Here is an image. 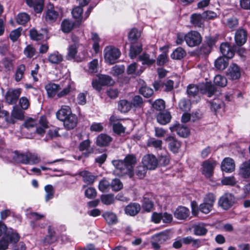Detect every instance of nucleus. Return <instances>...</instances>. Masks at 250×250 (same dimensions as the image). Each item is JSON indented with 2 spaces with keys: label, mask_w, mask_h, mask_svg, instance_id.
I'll use <instances>...</instances> for the list:
<instances>
[{
  "label": "nucleus",
  "mask_w": 250,
  "mask_h": 250,
  "mask_svg": "<svg viewBox=\"0 0 250 250\" xmlns=\"http://www.w3.org/2000/svg\"><path fill=\"white\" fill-rule=\"evenodd\" d=\"M36 49L31 44L27 45L24 49L23 54L28 58H32L36 54Z\"/></svg>",
  "instance_id": "obj_51"
},
{
  "label": "nucleus",
  "mask_w": 250,
  "mask_h": 250,
  "mask_svg": "<svg viewBox=\"0 0 250 250\" xmlns=\"http://www.w3.org/2000/svg\"><path fill=\"white\" fill-rule=\"evenodd\" d=\"M98 188L103 192H108L111 188V183L105 179H103L99 182Z\"/></svg>",
  "instance_id": "obj_41"
},
{
  "label": "nucleus",
  "mask_w": 250,
  "mask_h": 250,
  "mask_svg": "<svg viewBox=\"0 0 250 250\" xmlns=\"http://www.w3.org/2000/svg\"><path fill=\"white\" fill-rule=\"evenodd\" d=\"M220 49L221 53L225 58L230 59L234 56V51L228 43H222L220 45Z\"/></svg>",
  "instance_id": "obj_25"
},
{
  "label": "nucleus",
  "mask_w": 250,
  "mask_h": 250,
  "mask_svg": "<svg viewBox=\"0 0 250 250\" xmlns=\"http://www.w3.org/2000/svg\"><path fill=\"white\" fill-rule=\"evenodd\" d=\"M140 206L137 203H131L127 205L125 209L126 214L130 216H135L140 210Z\"/></svg>",
  "instance_id": "obj_29"
},
{
  "label": "nucleus",
  "mask_w": 250,
  "mask_h": 250,
  "mask_svg": "<svg viewBox=\"0 0 250 250\" xmlns=\"http://www.w3.org/2000/svg\"><path fill=\"white\" fill-rule=\"evenodd\" d=\"M239 174L244 178L250 177V160L246 161L241 165Z\"/></svg>",
  "instance_id": "obj_28"
},
{
  "label": "nucleus",
  "mask_w": 250,
  "mask_h": 250,
  "mask_svg": "<svg viewBox=\"0 0 250 250\" xmlns=\"http://www.w3.org/2000/svg\"><path fill=\"white\" fill-rule=\"evenodd\" d=\"M62 55L58 51L50 54L48 57V61L52 64H59L62 62Z\"/></svg>",
  "instance_id": "obj_31"
},
{
  "label": "nucleus",
  "mask_w": 250,
  "mask_h": 250,
  "mask_svg": "<svg viewBox=\"0 0 250 250\" xmlns=\"http://www.w3.org/2000/svg\"><path fill=\"white\" fill-rule=\"evenodd\" d=\"M27 5L34 9V11L38 13L42 12L43 8V0H26Z\"/></svg>",
  "instance_id": "obj_19"
},
{
  "label": "nucleus",
  "mask_w": 250,
  "mask_h": 250,
  "mask_svg": "<svg viewBox=\"0 0 250 250\" xmlns=\"http://www.w3.org/2000/svg\"><path fill=\"white\" fill-rule=\"evenodd\" d=\"M5 236L7 239L8 238L9 239L10 242L11 243H17L19 241L20 238L19 234L16 231H14V230L11 228L9 229L8 230H7Z\"/></svg>",
  "instance_id": "obj_37"
},
{
  "label": "nucleus",
  "mask_w": 250,
  "mask_h": 250,
  "mask_svg": "<svg viewBox=\"0 0 250 250\" xmlns=\"http://www.w3.org/2000/svg\"><path fill=\"white\" fill-rule=\"evenodd\" d=\"M141 36V33L136 28L132 29L128 34V40L131 43L135 42Z\"/></svg>",
  "instance_id": "obj_43"
},
{
  "label": "nucleus",
  "mask_w": 250,
  "mask_h": 250,
  "mask_svg": "<svg viewBox=\"0 0 250 250\" xmlns=\"http://www.w3.org/2000/svg\"><path fill=\"white\" fill-rule=\"evenodd\" d=\"M125 70V67L123 65H115L111 70V74L114 76H118L122 74Z\"/></svg>",
  "instance_id": "obj_61"
},
{
  "label": "nucleus",
  "mask_w": 250,
  "mask_h": 250,
  "mask_svg": "<svg viewBox=\"0 0 250 250\" xmlns=\"http://www.w3.org/2000/svg\"><path fill=\"white\" fill-rule=\"evenodd\" d=\"M91 39L94 42L93 44V49L95 52L97 53L99 51L100 46L99 42L100 41V39L98 35L94 32L91 33Z\"/></svg>",
  "instance_id": "obj_49"
},
{
  "label": "nucleus",
  "mask_w": 250,
  "mask_h": 250,
  "mask_svg": "<svg viewBox=\"0 0 250 250\" xmlns=\"http://www.w3.org/2000/svg\"><path fill=\"white\" fill-rule=\"evenodd\" d=\"M24 118V112L23 109H20L17 105L13 106V110L11 112V117L7 118V122L9 123L14 124L15 120L14 119L22 120Z\"/></svg>",
  "instance_id": "obj_12"
},
{
  "label": "nucleus",
  "mask_w": 250,
  "mask_h": 250,
  "mask_svg": "<svg viewBox=\"0 0 250 250\" xmlns=\"http://www.w3.org/2000/svg\"><path fill=\"white\" fill-rule=\"evenodd\" d=\"M159 162L160 165L166 166L169 163V154L166 150H163L159 155Z\"/></svg>",
  "instance_id": "obj_36"
},
{
  "label": "nucleus",
  "mask_w": 250,
  "mask_h": 250,
  "mask_svg": "<svg viewBox=\"0 0 250 250\" xmlns=\"http://www.w3.org/2000/svg\"><path fill=\"white\" fill-rule=\"evenodd\" d=\"M203 15L200 14H193L190 16V22L195 27H202L204 25Z\"/></svg>",
  "instance_id": "obj_27"
},
{
  "label": "nucleus",
  "mask_w": 250,
  "mask_h": 250,
  "mask_svg": "<svg viewBox=\"0 0 250 250\" xmlns=\"http://www.w3.org/2000/svg\"><path fill=\"white\" fill-rule=\"evenodd\" d=\"M216 165V161L212 160L205 161L202 164V173L208 178L210 177Z\"/></svg>",
  "instance_id": "obj_8"
},
{
  "label": "nucleus",
  "mask_w": 250,
  "mask_h": 250,
  "mask_svg": "<svg viewBox=\"0 0 250 250\" xmlns=\"http://www.w3.org/2000/svg\"><path fill=\"white\" fill-rule=\"evenodd\" d=\"M21 91L22 89L20 88L9 89L5 95L6 102L9 104H16L21 93Z\"/></svg>",
  "instance_id": "obj_6"
},
{
  "label": "nucleus",
  "mask_w": 250,
  "mask_h": 250,
  "mask_svg": "<svg viewBox=\"0 0 250 250\" xmlns=\"http://www.w3.org/2000/svg\"><path fill=\"white\" fill-rule=\"evenodd\" d=\"M45 89L49 97L54 98L56 95L58 98H61L75 90L76 88L74 83L69 82L67 85L61 91V86L59 84L52 83H47L45 86Z\"/></svg>",
  "instance_id": "obj_2"
},
{
  "label": "nucleus",
  "mask_w": 250,
  "mask_h": 250,
  "mask_svg": "<svg viewBox=\"0 0 250 250\" xmlns=\"http://www.w3.org/2000/svg\"><path fill=\"white\" fill-rule=\"evenodd\" d=\"M22 30V28L19 27L16 29L12 30L10 32L9 37L13 42H15L17 41V40L21 35V32Z\"/></svg>",
  "instance_id": "obj_57"
},
{
  "label": "nucleus",
  "mask_w": 250,
  "mask_h": 250,
  "mask_svg": "<svg viewBox=\"0 0 250 250\" xmlns=\"http://www.w3.org/2000/svg\"><path fill=\"white\" fill-rule=\"evenodd\" d=\"M112 138L106 134L102 133L98 136L96 139V144L99 146H105L110 143Z\"/></svg>",
  "instance_id": "obj_22"
},
{
  "label": "nucleus",
  "mask_w": 250,
  "mask_h": 250,
  "mask_svg": "<svg viewBox=\"0 0 250 250\" xmlns=\"http://www.w3.org/2000/svg\"><path fill=\"white\" fill-rule=\"evenodd\" d=\"M29 16L25 13H20L18 15L16 21L19 24L24 25L29 20Z\"/></svg>",
  "instance_id": "obj_48"
},
{
  "label": "nucleus",
  "mask_w": 250,
  "mask_h": 250,
  "mask_svg": "<svg viewBox=\"0 0 250 250\" xmlns=\"http://www.w3.org/2000/svg\"><path fill=\"white\" fill-rule=\"evenodd\" d=\"M6 157L10 161L13 160L16 163L28 164V153H20L18 151L8 152Z\"/></svg>",
  "instance_id": "obj_7"
},
{
  "label": "nucleus",
  "mask_w": 250,
  "mask_h": 250,
  "mask_svg": "<svg viewBox=\"0 0 250 250\" xmlns=\"http://www.w3.org/2000/svg\"><path fill=\"white\" fill-rule=\"evenodd\" d=\"M202 38L200 34L196 31H191L186 34V42L191 47L199 45L202 42Z\"/></svg>",
  "instance_id": "obj_5"
},
{
  "label": "nucleus",
  "mask_w": 250,
  "mask_h": 250,
  "mask_svg": "<svg viewBox=\"0 0 250 250\" xmlns=\"http://www.w3.org/2000/svg\"><path fill=\"white\" fill-rule=\"evenodd\" d=\"M30 37L31 39L37 41L42 40L44 38V35L34 28L30 30Z\"/></svg>",
  "instance_id": "obj_55"
},
{
  "label": "nucleus",
  "mask_w": 250,
  "mask_h": 250,
  "mask_svg": "<svg viewBox=\"0 0 250 250\" xmlns=\"http://www.w3.org/2000/svg\"><path fill=\"white\" fill-rule=\"evenodd\" d=\"M171 116L169 112H160L157 116L158 123L162 125H165L170 122Z\"/></svg>",
  "instance_id": "obj_30"
},
{
  "label": "nucleus",
  "mask_w": 250,
  "mask_h": 250,
  "mask_svg": "<svg viewBox=\"0 0 250 250\" xmlns=\"http://www.w3.org/2000/svg\"><path fill=\"white\" fill-rule=\"evenodd\" d=\"M77 123V116L72 113L63 121V125L65 128L70 130L76 126Z\"/></svg>",
  "instance_id": "obj_20"
},
{
  "label": "nucleus",
  "mask_w": 250,
  "mask_h": 250,
  "mask_svg": "<svg viewBox=\"0 0 250 250\" xmlns=\"http://www.w3.org/2000/svg\"><path fill=\"white\" fill-rule=\"evenodd\" d=\"M179 106L182 110L187 111L190 109L191 104L189 101L183 99L179 102Z\"/></svg>",
  "instance_id": "obj_60"
},
{
  "label": "nucleus",
  "mask_w": 250,
  "mask_h": 250,
  "mask_svg": "<svg viewBox=\"0 0 250 250\" xmlns=\"http://www.w3.org/2000/svg\"><path fill=\"white\" fill-rule=\"evenodd\" d=\"M199 89L202 93H207L208 97H211L215 91L214 87L209 83L200 84L199 87L194 84H189L187 89L188 94L190 96H194L198 92Z\"/></svg>",
  "instance_id": "obj_3"
},
{
  "label": "nucleus",
  "mask_w": 250,
  "mask_h": 250,
  "mask_svg": "<svg viewBox=\"0 0 250 250\" xmlns=\"http://www.w3.org/2000/svg\"><path fill=\"white\" fill-rule=\"evenodd\" d=\"M80 47V46H78L77 44H70L68 48L67 59L68 60L75 59L78 53V48Z\"/></svg>",
  "instance_id": "obj_33"
},
{
  "label": "nucleus",
  "mask_w": 250,
  "mask_h": 250,
  "mask_svg": "<svg viewBox=\"0 0 250 250\" xmlns=\"http://www.w3.org/2000/svg\"><path fill=\"white\" fill-rule=\"evenodd\" d=\"M226 24L231 29L235 28L238 25V21L236 18L232 17L227 20Z\"/></svg>",
  "instance_id": "obj_64"
},
{
  "label": "nucleus",
  "mask_w": 250,
  "mask_h": 250,
  "mask_svg": "<svg viewBox=\"0 0 250 250\" xmlns=\"http://www.w3.org/2000/svg\"><path fill=\"white\" fill-rule=\"evenodd\" d=\"M166 141L168 142V147L174 153L178 152L181 147V143L172 136L167 137Z\"/></svg>",
  "instance_id": "obj_24"
},
{
  "label": "nucleus",
  "mask_w": 250,
  "mask_h": 250,
  "mask_svg": "<svg viewBox=\"0 0 250 250\" xmlns=\"http://www.w3.org/2000/svg\"><path fill=\"white\" fill-rule=\"evenodd\" d=\"M120 50L114 46H106L104 49V60L106 62L110 64L116 63L117 60L120 57Z\"/></svg>",
  "instance_id": "obj_4"
},
{
  "label": "nucleus",
  "mask_w": 250,
  "mask_h": 250,
  "mask_svg": "<svg viewBox=\"0 0 250 250\" xmlns=\"http://www.w3.org/2000/svg\"><path fill=\"white\" fill-rule=\"evenodd\" d=\"M153 206V204L149 199L144 197L143 201V208L147 212L150 211Z\"/></svg>",
  "instance_id": "obj_62"
},
{
  "label": "nucleus",
  "mask_w": 250,
  "mask_h": 250,
  "mask_svg": "<svg viewBox=\"0 0 250 250\" xmlns=\"http://www.w3.org/2000/svg\"><path fill=\"white\" fill-rule=\"evenodd\" d=\"M162 141L154 138H150L148 141L149 146H153L157 149L161 150L162 148Z\"/></svg>",
  "instance_id": "obj_54"
},
{
  "label": "nucleus",
  "mask_w": 250,
  "mask_h": 250,
  "mask_svg": "<svg viewBox=\"0 0 250 250\" xmlns=\"http://www.w3.org/2000/svg\"><path fill=\"white\" fill-rule=\"evenodd\" d=\"M131 108L130 103L125 100H122L118 103V109L123 113L127 112Z\"/></svg>",
  "instance_id": "obj_39"
},
{
  "label": "nucleus",
  "mask_w": 250,
  "mask_h": 250,
  "mask_svg": "<svg viewBox=\"0 0 250 250\" xmlns=\"http://www.w3.org/2000/svg\"><path fill=\"white\" fill-rule=\"evenodd\" d=\"M58 16L59 14L55 10L54 6L49 4L47 6V9L45 12V21L49 23L53 22L56 21Z\"/></svg>",
  "instance_id": "obj_13"
},
{
  "label": "nucleus",
  "mask_w": 250,
  "mask_h": 250,
  "mask_svg": "<svg viewBox=\"0 0 250 250\" xmlns=\"http://www.w3.org/2000/svg\"><path fill=\"white\" fill-rule=\"evenodd\" d=\"M144 166L147 169H154L158 164V161L156 157L152 154L145 155L142 160Z\"/></svg>",
  "instance_id": "obj_10"
},
{
  "label": "nucleus",
  "mask_w": 250,
  "mask_h": 250,
  "mask_svg": "<svg viewBox=\"0 0 250 250\" xmlns=\"http://www.w3.org/2000/svg\"><path fill=\"white\" fill-rule=\"evenodd\" d=\"M228 59L227 58L219 57L214 62V65L216 69L220 70H224L228 66Z\"/></svg>",
  "instance_id": "obj_32"
},
{
  "label": "nucleus",
  "mask_w": 250,
  "mask_h": 250,
  "mask_svg": "<svg viewBox=\"0 0 250 250\" xmlns=\"http://www.w3.org/2000/svg\"><path fill=\"white\" fill-rule=\"evenodd\" d=\"M83 12V9L81 6H77L74 8L72 11V15L74 18L78 20L79 22H81L83 19L82 14Z\"/></svg>",
  "instance_id": "obj_53"
},
{
  "label": "nucleus",
  "mask_w": 250,
  "mask_h": 250,
  "mask_svg": "<svg viewBox=\"0 0 250 250\" xmlns=\"http://www.w3.org/2000/svg\"><path fill=\"white\" fill-rule=\"evenodd\" d=\"M88 94L87 91L79 93L77 96V102L79 105H83L86 103V96Z\"/></svg>",
  "instance_id": "obj_52"
},
{
  "label": "nucleus",
  "mask_w": 250,
  "mask_h": 250,
  "mask_svg": "<svg viewBox=\"0 0 250 250\" xmlns=\"http://www.w3.org/2000/svg\"><path fill=\"white\" fill-rule=\"evenodd\" d=\"M147 168L144 166H138L135 169V175L137 176L138 178L143 179L146 175Z\"/></svg>",
  "instance_id": "obj_56"
},
{
  "label": "nucleus",
  "mask_w": 250,
  "mask_h": 250,
  "mask_svg": "<svg viewBox=\"0 0 250 250\" xmlns=\"http://www.w3.org/2000/svg\"><path fill=\"white\" fill-rule=\"evenodd\" d=\"M103 216L109 224H112L117 221L116 214L112 212H106L103 214Z\"/></svg>",
  "instance_id": "obj_46"
},
{
  "label": "nucleus",
  "mask_w": 250,
  "mask_h": 250,
  "mask_svg": "<svg viewBox=\"0 0 250 250\" xmlns=\"http://www.w3.org/2000/svg\"><path fill=\"white\" fill-rule=\"evenodd\" d=\"M215 200V196L213 193H209L205 196L204 202L207 203L208 204H209L211 207L213 208Z\"/></svg>",
  "instance_id": "obj_63"
},
{
  "label": "nucleus",
  "mask_w": 250,
  "mask_h": 250,
  "mask_svg": "<svg viewBox=\"0 0 250 250\" xmlns=\"http://www.w3.org/2000/svg\"><path fill=\"white\" fill-rule=\"evenodd\" d=\"M235 167L234 160L229 157L225 158L221 163V169L226 172L229 173L233 171Z\"/></svg>",
  "instance_id": "obj_14"
},
{
  "label": "nucleus",
  "mask_w": 250,
  "mask_h": 250,
  "mask_svg": "<svg viewBox=\"0 0 250 250\" xmlns=\"http://www.w3.org/2000/svg\"><path fill=\"white\" fill-rule=\"evenodd\" d=\"M136 163V157L133 154L127 155L123 160H116L112 161L116 174L119 176L128 175L130 178H132L134 175L133 168Z\"/></svg>",
  "instance_id": "obj_1"
},
{
  "label": "nucleus",
  "mask_w": 250,
  "mask_h": 250,
  "mask_svg": "<svg viewBox=\"0 0 250 250\" xmlns=\"http://www.w3.org/2000/svg\"><path fill=\"white\" fill-rule=\"evenodd\" d=\"M48 128V122L46 117H41L39 121V126L36 128V132L40 135L42 136L45 130Z\"/></svg>",
  "instance_id": "obj_23"
},
{
  "label": "nucleus",
  "mask_w": 250,
  "mask_h": 250,
  "mask_svg": "<svg viewBox=\"0 0 250 250\" xmlns=\"http://www.w3.org/2000/svg\"><path fill=\"white\" fill-rule=\"evenodd\" d=\"M115 198L113 194H103L101 196V202L104 205H110L113 204Z\"/></svg>",
  "instance_id": "obj_42"
},
{
  "label": "nucleus",
  "mask_w": 250,
  "mask_h": 250,
  "mask_svg": "<svg viewBox=\"0 0 250 250\" xmlns=\"http://www.w3.org/2000/svg\"><path fill=\"white\" fill-rule=\"evenodd\" d=\"M235 198L230 193H225L219 199L218 204L223 209L227 210L234 203Z\"/></svg>",
  "instance_id": "obj_9"
},
{
  "label": "nucleus",
  "mask_w": 250,
  "mask_h": 250,
  "mask_svg": "<svg viewBox=\"0 0 250 250\" xmlns=\"http://www.w3.org/2000/svg\"><path fill=\"white\" fill-rule=\"evenodd\" d=\"M142 51V46L141 45H132L130 46L129 56L131 59H134L140 54Z\"/></svg>",
  "instance_id": "obj_45"
},
{
  "label": "nucleus",
  "mask_w": 250,
  "mask_h": 250,
  "mask_svg": "<svg viewBox=\"0 0 250 250\" xmlns=\"http://www.w3.org/2000/svg\"><path fill=\"white\" fill-rule=\"evenodd\" d=\"M227 75L231 80L239 79L241 77L240 67L236 64H231L227 70Z\"/></svg>",
  "instance_id": "obj_11"
},
{
  "label": "nucleus",
  "mask_w": 250,
  "mask_h": 250,
  "mask_svg": "<svg viewBox=\"0 0 250 250\" xmlns=\"http://www.w3.org/2000/svg\"><path fill=\"white\" fill-rule=\"evenodd\" d=\"M155 59L156 55L154 53L150 55L144 53L139 56L138 60L142 62L143 64L150 66L155 62Z\"/></svg>",
  "instance_id": "obj_17"
},
{
  "label": "nucleus",
  "mask_w": 250,
  "mask_h": 250,
  "mask_svg": "<svg viewBox=\"0 0 250 250\" xmlns=\"http://www.w3.org/2000/svg\"><path fill=\"white\" fill-rule=\"evenodd\" d=\"M44 190L46 193L45 200L46 202H47L53 198L54 195V188L52 185H47L45 186Z\"/></svg>",
  "instance_id": "obj_47"
},
{
  "label": "nucleus",
  "mask_w": 250,
  "mask_h": 250,
  "mask_svg": "<svg viewBox=\"0 0 250 250\" xmlns=\"http://www.w3.org/2000/svg\"><path fill=\"white\" fill-rule=\"evenodd\" d=\"M214 83L216 85L224 87L227 85V80L225 77L217 75L214 78Z\"/></svg>",
  "instance_id": "obj_50"
},
{
  "label": "nucleus",
  "mask_w": 250,
  "mask_h": 250,
  "mask_svg": "<svg viewBox=\"0 0 250 250\" xmlns=\"http://www.w3.org/2000/svg\"><path fill=\"white\" fill-rule=\"evenodd\" d=\"M169 129L171 132L176 131L180 136L184 138L188 137L189 133V129L187 126L179 124L173 125Z\"/></svg>",
  "instance_id": "obj_15"
},
{
  "label": "nucleus",
  "mask_w": 250,
  "mask_h": 250,
  "mask_svg": "<svg viewBox=\"0 0 250 250\" xmlns=\"http://www.w3.org/2000/svg\"><path fill=\"white\" fill-rule=\"evenodd\" d=\"M247 39V33L246 30L240 28L236 31L235 35V41L238 45H243L246 42Z\"/></svg>",
  "instance_id": "obj_18"
},
{
  "label": "nucleus",
  "mask_w": 250,
  "mask_h": 250,
  "mask_svg": "<svg viewBox=\"0 0 250 250\" xmlns=\"http://www.w3.org/2000/svg\"><path fill=\"white\" fill-rule=\"evenodd\" d=\"M186 51L182 47L175 49L171 54V58L173 60H181L186 55Z\"/></svg>",
  "instance_id": "obj_35"
},
{
  "label": "nucleus",
  "mask_w": 250,
  "mask_h": 250,
  "mask_svg": "<svg viewBox=\"0 0 250 250\" xmlns=\"http://www.w3.org/2000/svg\"><path fill=\"white\" fill-rule=\"evenodd\" d=\"M71 114V108L67 105H62L56 114L57 118L61 121L63 122Z\"/></svg>",
  "instance_id": "obj_16"
},
{
  "label": "nucleus",
  "mask_w": 250,
  "mask_h": 250,
  "mask_svg": "<svg viewBox=\"0 0 250 250\" xmlns=\"http://www.w3.org/2000/svg\"><path fill=\"white\" fill-rule=\"evenodd\" d=\"M192 229H193L194 234L198 236L205 235L208 231L203 224L194 225L192 226Z\"/></svg>",
  "instance_id": "obj_34"
},
{
  "label": "nucleus",
  "mask_w": 250,
  "mask_h": 250,
  "mask_svg": "<svg viewBox=\"0 0 250 250\" xmlns=\"http://www.w3.org/2000/svg\"><path fill=\"white\" fill-rule=\"evenodd\" d=\"M189 210L184 207H178L174 212V216L179 220H186L189 216Z\"/></svg>",
  "instance_id": "obj_21"
},
{
  "label": "nucleus",
  "mask_w": 250,
  "mask_h": 250,
  "mask_svg": "<svg viewBox=\"0 0 250 250\" xmlns=\"http://www.w3.org/2000/svg\"><path fill=\"white\" fill-rule=\"evenodd\" d=\"M165 235L163 233H160L155 235L153 237V239L156 242H152V247L155 250H158L160 248V245L159 243H161L162 241L165 240Z\"/></svg>",
  "instance_id": "obj_40"
},
{
  "label": "nucleus",
  "mask_w": 250,
  "mask_h": 250,
  "mask_svg": "<svg viewBox=\"0 0 250 250\" xmlns=\"http://www.w3.org/2000/svg\"><path fill=\"white\" fill-rule=\"evenodd\" d=\"M139 92L141 94L146 98L150 97L153 93V89L146 86L141 87L139 89Z\"/></svg>",
  "instance_id": "obj_59"
},
{
  "label": "nucleus",
  "mask_w": 250,
  "mask_h": 250,
  "mask_svg": "<svg viewBox=\"0 0 250 250\" xmlns=\"http://www.w3.org/2000/svg\"><path fill=\"white\" fill-rule=\"evenodd\" d=\"M74 27V23L69 20H64L61 24V28L64 33H69Z\"/></svg>",
  "instance_id": "obj_44"
},
{
  "label": "nucleus",
  "mask_w": 250,
  "mask_h": 250,
  "mask_svg": "<svg viewBox=\"0 0 250 250\" xmlns=\"http://www.w3.org/2000/svg\"><path fill=\"white\" fill-rule=\"evenodd\" d=\"M123 187V184L119 179L115 178L112 180L111 183V188L112 190L118 191L121 190Z\"/></svg>",
  "instance_id": "obj_58"
},
{
  "label": "nucleus",
  "mask_w": 250,
  "mask_h": 250,
  "mask_svg": "<svg viewBox=\"0 0 250 250\" xmlns=\"http://www.w3.org/2000/svg\"><path fill=\"white\" fill-rule=\"evenodd\" d=\"M79 175L82 177L83 181L87 185H92L96 179V177L91 172L84 170L79 172Z\"/></svg>",
  "instance_id": "obj_26"
},
{
  "label": "nucleus",
  "mask_w": 250,
  "mask_h": 250,
  "mask_svg": "<svg viewBox=\"0 0 250 250\" xmlns=\"http://www.w3.org/2000/svg\"><path fill=\"white\" fill-rule=\"evenodd\" d=\"M25 71V66L24 64L19 65L16 70L15 73V80L17 82L21 81Z\"/></svg>",
  "instance_id": "obj_38"
}]
</instances>
